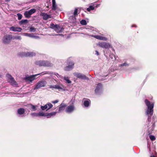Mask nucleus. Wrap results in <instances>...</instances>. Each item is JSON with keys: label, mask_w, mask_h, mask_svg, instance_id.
Wrapping results in <instances>:
<instances>
[{"label": "nucleus", "mask_w": 157, "mask_h": 157, "mask_svg": "<svg viewBox=\"0 0 157 157\" xmlns=\"http://www.w3.org/2000/svg\"><path fill=\"white\" fill-rule=\"evenodd\" d=\"M151 116L148 115L147 121V125L148 127L147 132L148 135H151L153 133L155 126V122L154 121L151 122Z\"/></svg>", "instance_id": "1"}, {"label": "nucleus", "mask_w": 157, "mask_h": 157, "mask_svg": "<svg viewBox=\"0 0 157 157\" xmlns=\"http://www.w3.org/2000/svg\"><path fill=\"white\" fill-rule=\"evenodd\" d=\"M35 64L40 66L44 67H51L53 66L52 63L50 62L47 60H39L35 62Z\"/></svg>", "instance_id": "2"}, {"label": "nucleus", "mask_w": 157, "mask_h": 157, "mask_svg": "<svg viewBox=\"0 0 157 157\" xmlns=\"http://www.w3.org/2000/svg\"><path fill=\"white\" fill-rule=\"evenodd\" d=\"M145 102L148 108L147 111V114L150 115L151 116L153 114V104H151L150 101L147 99L145 100Z\"/></svg>", "instance_id": "3"}, {"label": "nucleus", "mask_w": 157, "mask_h": 157, "mask_svg": "<svg viewBox=\"0 0 157 157\" xmlns=\"http://www.w3.org/2000/svg\"><path fill=\"white\" fill-rule=\"evenodd\" d=\"M47 84V82L44 80L40 81L36 84L33 89L35 90L44 87Z\"/></svg>", "instance_id": "4"}, {"label": "nucleus", "mask_w": 157, "mask_h": 157, "mask_svg": "<svg viewBox=\"0 0 157 157\" xmlns=\"http://www.w3.org/2000/svg\"><path fill=\"white\" fill-rule=\"evenodd\" d=\"M13 38L11 35L6 34L4 36L2 39V42L6 44H7L10 43Z\"/></svg>", "instance_id": "5"}, {"label": "nucleus", "mask_w": 157, "mask_h": 157, "mask_svg": "<svg viewBox=\"0 0 157 157\" xmlns=\"http://www.w3.org/2000/svg\"><path fill=\"white\" fill-rule=\"evenodd\" d=\"M68 65L65 67V70L66 71H70L72 69L74 65V63L71 61L68 60Z\"/></svg>", "instance_id": "6"}, {"label": "nucleus", "mask_w": 157, "mask_h": 157, "mask_svg": "<svg viewBox=\"0 0 157 157\" xmlns=\"http://www.w3.org/2000/svg\"><path fill=\"white\" fill-rule=\"evenodd\" d=\"M74 75L78 78H81L82 79H88V78L84 75L78 73H76L74 74Z\"/></svg>", "instance_id": "7"}, {"label": "nucleus", "mask_w": 157, "mask_h": 157, "mask_svg": "<svg viewBox=\"0 0 157 157\" xmlns=\"http://www.w3.org/2000/svg\"><path fill=\"white\" fill-rule=\"evenodd\" d=\"M39 75H40V74H37L35 75H30L27 77L26 76V79L28 81L32 82L36 79L35 78L36 76Z\"/></svg>", "instance_id": "8"}, {"label": "nucleus", "mask_w": 157, "mask_h": 157, "mask_svg": "<svg viewBox=\"0 0 157 157\" xmlns=\"http://www.w3.org/2000/svg\"><path fill=\"white\" fill-rule=\"evenodd\" d=\"M40 15L42 17L43 19L45 20L51 18L50 15L48 14L47 13H41Z\"/></svg>", "instance_id": "9"}, {"label": "nucleus", "mask_w": 157, "mask_h": 157, "mask_svg": "<svg viewBox=\"0 0 157 157\" xmlns=\"http://www.w3.org/2000/svg\"><path fill=\"white\" fill-rule=\"evenodd\" d=\"M74 109L75 107L73 105H70L67 107L65 111L67 113H70L72 112Z\"/></svg>", "instance_id": "10"}, {"label": "nucleus", "mask_w": 157, "mask_h": 157, "mask_svg": "<svg viewBox=\"0 0 157 157\" xmlns=\"http://www.w3.org/2000/svg\"><path fill=\"white\" fill-rule=\"evenodd\" d=\"M98 45L101 48H108L109 46L108 44L104 42H99Z\"/></svg>", "instance_id": "11"}, {"label": "nucleus", "mask_w": 157, "mask_h": 157, "mask_svg": "<svg viewBox=\"0 0 157 157\" xmlns=\"http://www.w3.org/2000/svg\"><path fill=\"white\" fill-rule=\"evenodd\" d=\"M67 106L66 104L62 103L59 105V109L58 113L60 112L61 111L64 110L65 107Z\"/></svg>", "instance_id": "12"}, {"label": "nucleus", "mask_w": 157, "mask_h": 157, "mask_svg": "<svg viewBox=\"0 0 157 157\" xmlns=\"http://www.w3.org/2000/svg\"><path fill=\"white\" fill-rule=\"evenodd\" d=\"M10 29V30L14 32H21L22 30L21 28L20 27L13 26L11 27Z\"/></svg>", "instance_id": "13"}, {"label": "nucleus", "mask_w": 157, "mask_h": 157, "mask_svg": "<svg viewBox=\"0 0 157 157\" xmlns=\"http://www.w3.org/2000/svg\"><path fill=\"white\" fill-rule=\"evenodd\" d=\"M6 76L8 78V80H9V81L12 84H15V83H16V82L15 81L14 78L10 75L7 74Z\"/></svg>", "instance_id": "14"}, {"label": "nucleus", "mask_w": 157, "mask_h": 157, "mask_svg": "<svg viewBox=\"0 0 157 157\" xmlns=\"http://www.w3.org/2000/svg\"><path fill=\"white\" fill-rule=\"evenodd\" d=\"M102 88V84L100 83H98L96 87L95 90V92L96 94L98 93L99 91L101 90Z\"/></svg>", "instance_id": "15"}, {"label": "nucleus", "mask_w": 157, "mask_h": 157, "mask_svg": "<svg viewBox=\"0 0 157 157\" xmlns=\"http://www.w3.org/2000/svg\"><path fill=\"white\" fill-rule=\"evenodd\" d=\"M64 29L62 27H60L59 25H58L54 30L57 33H59L62 32Z\"/></svg>", "instance_id": "16"}, {"label": "nucleus", "mask_w": 157, "mask_h": 157, "mask_svg": "<svg viewBox=\"0 0 157 157\" xmlns=\"http://www.w3.org/2000/svg\"><path fill=\"white\" fill-rule=\"evenodd\" d=\"M90 103V100L89 99H87L86 100L84 101L83 105L85 107H87L89 106Z\"/></svg>", "instance_id": "17"}, {"label": "nucleus", "mask_w": 157, "mask_h": 157, "mask_svg": "<svg viewBox=\"0 0 157 157\" xmlns=\"http://www.w3.org/2000/svg\"><path fill=\"white\" fill-rule=\"evenodd\" d=\"M36 55V53L33 52H27L25 56L26 57H33L35 56Z\"/></svg>", "instance_id": "18"}, {"label": "nucleus", "mask_w": 157, "mask_h": 157, "mask_svg": "<svg viewBox=\"0 0 157 157\" xmlns=\"http://www.w3.org/2000/svg\"><path fill=\"white\" fill-rule=\"evenodd\" d=\"M69 19L70 22L71 23H75L76 22V17L75 16H72L69 17Z\"/></svg>", "instance_id": "19"}, {"label": "nucleus", "mask_w": 157, "mask_h": 157, "mask_svg": "<svg viewBox=\"0 0 157 157\" xmlns=\"http://www.w3.org/2000/svg\"><path fill=\"white\" fill-rule=\"evenodd\" d=\"M17 113L19 115L23 114L25 112V110L24 108H20L17 110Z\"/></svg>", "instance_id": "20"}, {"label": "nucleus", "mask_w": 157, "mask_h": 157, "mask_svg": "<svg viewBox=\"0 0 157 157\" xmlns=\"http://www.w3.org/2000/svg\"><path fill=\"white\" fill-rule=\"evenodd\" d=\"M56 113L57 112H52L50 113H47L46 117L48 118L51 117L52 116H55Z\"/></svg>", "instance_id": "21"}, {"label": "nucleus", "mask_w": 157, "mask_h": 157, "mask_svg": "<svg viewBox=\"0 0 157 157\" xmlns=\"http://www.w3.org/2000/svg\"><path fill=\"white\" fill-rule=\"evenodd\" d=\"M94 37L96 39L101 40H106V38L105 37H103L98 35H95L94 36Z\"/></svg>", "instance_id": "22"}, {"label": "nucleus", "mask_w": 157, "mask_h": 157, "mask_svg": "<svg viewBox=\"0 0 157 157\" xmlns=\"http://www.w3.org/2000/svg\"><path fill=\"white\" fill-rule=\"evenodd\" d=\"M28 22V21L27 20H22L19 22V24L20 25H23L26 24Z\"/></svg>", "instance_id": "23"}, {"label": "nucleus", "mask_w": 157, "mask_h": 157, "mask_svg": "<svg viewBox=\"0 0 157 157\" xmlns=\"http://www.w3.org/2000/svg\"><path fill=\"white\" fill-rule=\"evenodd\" d=\"M47 106H48V109L46 111L50 109L53 107V105L50 103L48 102L46 104Z\"/></svg>", "instance_id": "24"}, {"label": "nucleus", "mask_w": 157, "mask_h": 157, "mask_svg": "<svg viewBox=\"0 0 157 157\" xmlns=\"http://www.w3.org/2000/svg\"><path fill=\"white\" fill-rule=\"evenodd\" d=\"M24 15L26 17L29 18L30 17L31 15L29 13V11H25L24 13Z\"/></svg>", "instance_id": "25"}, {"label": "nucleus", "mask_w": 157, "mask_h": 157, "mask_svg": "<svg viewBox=\"0 0 157 157\" xmlns=\"http://www.w3.org/2000/svg\"><path fill=\"white\" fill-rule=\"evenodd\" d=\"M26 54V52H21L19 53L18 54V55L21 57H26L25 56Z\"/></svg>", "instance_id": "26"}, {"label": "nucleus", "mask_w": 157, "mask_h": 157, "mask_svg": "<svg viewBox=\"0 0 157 157\" xmlns=\"http://www.w3.org/2000/svg\"><path fill=\"white\" fill-rule=\"evenodd\" d=\"M47 113H44L43 112H40L38 113V116L46 117Z\"/></svg>", "instance_id": "27"}, {"label": "nucleus", "mask_w": 157, "mask_h": 157, "mask_svg": "<svg viewBox=\"0 0 157 157\" xmlns=\"http://www.w3.org/2000/svg\"><path fill=\"white\" fill-rule=\"evenodd\" d=\"M94 9V6H90L87 9L88 11H90L91 10H93Z\"/></svg>", "instance_id": "28"}, {"label": "nucleus", "mask_w": 157, "mask_h": 157, "mask_svg": "<svg viewBox=\"0 0 157 157\" xmlns=\"http://www.w3.org/2000/svg\"><path fill=\"white\" fill-rule=\"evenodd\" d=\"M55 89H57L59 90H63V88L61 87L59 85H55Z\"/></svg>", "instance_id": "29"}, {"label": "nucleus", "mask_w": 157, "mask_h": 157, "mask_svg": "<svg viewBox=\"0 0 157 157\" xmlns=\"http://www.w3.org/2000/svg\"><path fill=\"white\" fill-rule=\"evenodd\" d=\"M64 79L66 81V82L68 83H71V81L69 79L68 77H65Z\"/></svg>", "instance_id": "30"}, {"label": "nucleus", "mask_w": 157, "mask_h": 157, "mask_svg": "<svg viewBox=\"0 0 157 157\" xmlns=\"http://www.w3.org/2000/svg\"><path fill=\"white\" fill-rule=\"evenodd\" d=\"M78 9L77 8H76L74 10L73 14H74V16L76 17V16H77L78 15Z\"/></svg>", "instance_id": "31"}, {"label": "nucleus", "mask_w": 157, "mask_h": 157, "mask_svg": "<svg viewBox=\"0 0 157 157\" xmlns=\"http://www.w3.org/2000/svg\"><path fill=\"white\" fill-rule=\"evenodd\" d=\"M36 10L35 9H32L29 10L28 11L29 12V13L31 15L33 13H34L36 12Z\"/></svg>", "instance_id": "32"}, {"label": "nucleus", "mask_w": 157, "mask_h": 157, "mask_svg": "<svg viewBox=\"0 0 157 157\" xmlns=\"http://www.w3.org/2000/svg\"><path fill=\"white\" fill-rule=\"evenodd\" d=\"M80 23L81 24L83 25H85L87 24L86 21L84 20H82L81 21H80Z\"/></svg>", "instance_id": "33"}, {"label": "nucleus", "mask_w": 157, "mask_h": 157, "mask_svg": "<svg viewBox=\"0 0 157 157\" xmlns=\"http://www.w3.org/2000/svg\"><path fill=\"white\" fill-rule=\"evenodd\" d=\"M57 25H54L53 23H52L50 24V26L51 28L55 30L56 27L57 26Z\"/></svg>", "instance_id": "34"}, {"label": "nucleus", "mask_w": 157, "mask_h": 157, "mask_svg": "<svg viewBox=\"0 0 157 157\" xmlns=\"http://www.w3.org/2000/svg\"><path fill=\"white\" fill-rule=\"evenodd\" d=\"M48 107V106H47V105H45L43 106H41V109L42 110H45V109H47V108Z\"/></svg>", "instance_id": "35"}, {"label": "nucleus", "mask_w": 157, "mask_h": 157, "mask_svg": "<svg viewBox=\"0 0 157 157\" xmlns=\"http://www.w3.org/2000/svg\"><path fill=\"white\" fill-rule=\"evenodd\" d=\"M150 139L151 141H154L155 140V138L154 136H152L151 135H149Z\"/></svg>", "instance_id": "36"}, {"label": "nucleus", "mask_w": 157, "mask_h": 157, "mask_svg": "<svg viewBox=\"0 0 157 157\" xmlns=\"http://www.w3.org/2000/svg\"><path fill=\"white\" fill-rule=\"evenodd\" d=\"M25 35L30 37H33L34 36L33 34L28 33H25Z\"/></svg>", "instance_id": "37"}, {"label": "nucleus", "mask_w": 157, "mask_h": 157, "mask_svg": "<svg viewBox=\"0 0 157 157\" xmlns=\"http://www.w3.org/2000/svg\"><path fill=\"white\" fill-rule=\"evenodd\" d=\"M17 15L18 17V19L19 20H21L22 17V15L20 13H18L17 14Z\"/></svg>", "instance_id": "38"}, {"label": "nucleus", "mask_w": 157, "mask_h": 157, "mask_svg": "<svg viewBox=\"0 0 157 157\" xmlns=\"http://www.w3.org/2000/svg\"><path fill=\"white\" fill-rule=\"evenodd\" d=\"M29 30L31 32H35L36 31V29L33 27H31L29 29Z\"/></svg>", "instance_id": "39"}, {"label": "nucleus", "mask_w": 157, "mask_h": 157, "mask_svg": "<svg viewBox=\"0 0 157 157\" xmlns=\"http://www.w3.org/2000/svg\"><path fill=\"white\" fill-rule=\"evenodd\" d=\"M14 39L17 40H21V36H15L14 37Z\"/></svg>", "instance_id": "40"}, {"label": "nucleus", "mask_w": 157, "mask_h": 157, "mask_svg": "<svg viewBox=\"0 0 157 157\" xmlns=\"http://www.w3.org/2000/svg\"><path fill=\"white\" fill-rule=\"evenodd\" d=\"M128 64H127L126 62H124V63L121 64L120 66L122 67L124 66H128Z\"/></svg>", "instance_id": "41"}, {"label": "nucleus", "mask_w": 157, "mask_h": 157, "mask_svg": "<svg viewBox=\"0 0 157 157\" xmlns=\"http://www.w3.org/2000/svg\"><path fill=\"white\" fill-rule=\"evenodd\" d=\"M31 115L33 116H38V113H31Z\"/></svg>", "instance_id": "42"}, {"label": "nucleus", "mask_w": 157, "mask_h": 157, "mask_svg": "<svg viewBox=\"0 0 157 157\" xmlns=\"http://www.w3.org/2000/svg\"><path fill=\"white\" fill-rule=\"evenodd\" d=\"M56 4H52V9L53 10H56Z\"/></svg>", "instance_id": "43"}, {"label": "nucleus", "mask_w": 157, "mask_h": 157, "mask_svg": "<svg viewBox=\"0 0 157 157\" xmlns=\"http://www.w3.org/2000/svg\"><path fill=\"white\" fill-rule=\"evenodd\" d=\"M31 105L32 106L31 109L34 110H35L36 109V106L33 105L31 104Z\"/></svg>", "instance_id": "44"}, {"label": "nucleus", "mask_w": 157, "mask_h": 157, "mask_svg": "<svg viewBox=\"0 0 157 157\" xmlns=\"http://www.w3.org/2000/svg\"><path fill=\"white\" fill-rule=\"evenodd\" d=\"M59 102V101L58 100H56L54 101H52V103L53 104H55L58 103Z\"/></svg>", "instance_id": "45"}, {"label": "nucleus", "mask_w": 157, "mask_h": 157, "mask_svg": "<svg viewBox=\"0 0 157 157\" xmlns=\"http://www.w3.org/2000/svg\"><path fill=\"white\" fill-rule=\"evenodd\" d=\"M55 85H53V86L50 85L49 86V88H51V89L55 88Z\"/></svg>", "instance_id": "46"}, {"label": "nucleus", "mask_w": 157, "mask_h": 157, "mask_svg": "<svg viewBox=\"0 0 157 157\" xmlns=\"http://www.w3.org/2000/svg\"><path fill=\"white\" fill-rule=\"evenodd\" d=\"M56 3L55 0H52V4H54Z\"/></svg>", "instance_id": "47"}, {"label": "nucleus", "mask_w": 157, "mask_h": 157, "mask_svg": "<svg viewBox=\"0 0 157 157\" xmlns=\"http://www.w3.org/2000/svg\"><path fill=\"white\" fill-rule=\"evenodd\" d=\"M95 52H96V54L97 55H99V52H98L96 50V51H95Z\"/></svg>", "instance_id": "48"}, {"label": "nucleus", "mask_w": 157, "mask_h": 157, "mask_svg": "<svg viewBox=\"0 0 157 157\" xmlns=\"http://www.w3.org/2000/svg\"><path fill=\"white\" fill-rule=\"evenodd\" d=\"M131 27H137V26L136 25H132L131 26Z\"/></svg>", "instance_id": "49"}, {"label": "nucleus", "mask_w": 157, "mask_h": 157, "mask_svg": "<svg viewBox=\"0 0 157 157\" xmlns=\"http://www.w3.org/2000/svg\"><path fill=\"white\" fill-rule=\"evenodd\" d=\"M36 0H31V2H35Z\"/></svg>", "instance_id": "50"}, {"label": "nucleus", "mask_w": 157, "mask_h": 157, "mask_svg": "<svg viewBox=\"0 0 157 157\" xmlns=\"http://www.w3.org/2000/svg\"><path fill=\"white\" fill-rule=\"evenodd\" d=\"M150 157H155L154 155L153 154Z\"/></svg>", "instance_id": "51"}, {"label": "nucleus", "mask_w": 157, "mask_h": 157, "mask_svg": "<svg viewBox=\"0 0 157 157\" xmlns=\"http://www.w3.org/2000/svg\"><path fill=\"white\" fill-rule=\"evenodd\" d=\"M10 0H5V1H6L7 2H9Z\"/></svg>", "instance_id": "52"}, {"label": "nucleus", "mask_w": 157, "mask_h": 157, "mask_svg": "<svg viewBox=\"0 0 157 157\" xmlns=\"http://www.w3.org/2000/svg\"><path fill=\"white\" fill-rule=\"evenodd\" d=\"M86 99L85 98H84L83 99L84 100V99Z\"/></svg>", "instance_id": "53"}, {"label": "nucleus", "mask_w": 157, "mask_h": 157, "mask_svg": "<svg viewBox=\"0 0 157 157\" xmlns=\"http://www.w3.org/2000/svg\"><path fill=\"white\" fill-rule=\"evenodd\" d=\"M1 77V75H0V77Z\"/></svg>", "instance_id": "54"}]
</instances>
